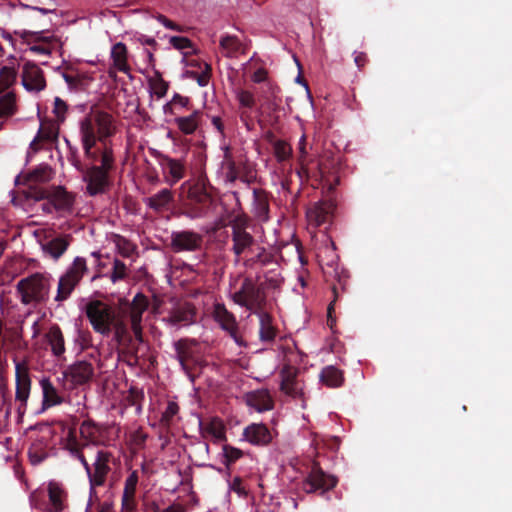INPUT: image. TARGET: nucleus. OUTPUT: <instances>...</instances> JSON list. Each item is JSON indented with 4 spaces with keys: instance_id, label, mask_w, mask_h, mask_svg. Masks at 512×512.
<instances>
[{
    "instance_id": "obj_1",
    "label": "nucleus",
    "mask_w": 512,
    "mask_h": 512,
    "mask_svg": "<svg viewBox=\"0 0 512 512\" xmlns=\"http://www.w3.org/2000/svg\"><path fill=\"white\" fill-rule=\"evenodd\" d=\"M78 129L84 158L112 173L116 166L113 143L109 140L115 133L113 116L105 111L85 115L79 119Z\"/></svg>"
},
{
    "instance_id": "obj_2",
    "label": "nucleus",
    "mask_w": 512,
    "mask_h": 512,
    "mask_svg": "<svg viewBox=\"0 0 512 512\" xmlns=\"http://www.w3.org/2000/svg\"><path fill=\"white\" fill-rule=\"evenodd\" d=\"M65 449L83 466L88 479L90 496L91 498L96 496V488L104 487L112 473L113 453L106 449L97 448L88 460L84 453L87 448H84V442H78L73 430H69Z\"/></svg>"
},
{
    "instance_id": "obj_3",
    "label": "nucleus",
    "mask_w": 512,
    "mask_h": 512,
    "mask_svg": "<svg viewBox=\"0 0 512 512\" xmlns=\"http://www.w3.org/2000/svg\"><path fill=\"white\" fill-rule=\"evenodd\" d=\"M233 302L245 307L250 313H260L266 304V293L263 291V283L247 277L240 288L231 294Z\"/></svg>"
},
{
    "instance_id": "obj_4",
    "label": "nucleus",
    "mask_w": 512,
    "mask_h": 512,
    "mask_svg": "<svg viewBox=\"0 0 512 512\" xmlns=\"http://www.w3.org/2000/svg\"><path fill=\"white\" fill-rule=\"evenodd\" d=\"M83 311L96 333L104 337L112 333L113 324L117 317V313L112 306L100 300H90L84 305Z\"/></svg>"
},
{
    "instance_id": "obj_5",
    "label": "nucleus",
    "mask_w": 512,
    "mask_h": 512,
    "mask_svg": "<svg viewBox=\"0 0 512 512\" xmlns=\"http://www.w3.org/2000/svg\"><path fill=\"white\" fill-rule=\"evenodd\" d=\"M27 201H40L49 198L56 212H70L73 208L75 198L63 186H52L49 188L31 187L22 191Z\"/></svg>"
},
{
    "instance_id": "obj_6",
    "label": "nucleus",
    "mask_w": 512,
    "mask_h": 512,
    "mask_svg": "<svg viewBox=\"0 0 512 512\" xmlns=\"http://www.w3.org/2000/svg\"><path fill=\"white\" fill-rule=\"evenodd\" d=\"M85 183V193L91 197L105 194L112 185L111 172L102 170L95 163L88 164L80 171Z\"/></svg>"
},
{
    "instance_id": "obj_7",
    "label": "nucleus",
    "mask_w": 512,
    "mask_h": 512,
    "mask_svg": "<svg viewBox=\"0 0 512 512\" xmlns=\"http://www.w3.org/2000/svg\"><path fill=\"white\" fill-rule=\"evenodd\" d=\"M148 153L159 164L164 181L173 186L185 177L186 168L184 161L181 159L172 158L156 148H148Z\"/></svg>"
},
{
    "instance_id": "obj_8",
    "label": "nucleus",
    "mask_w": 512,
    "mask_h": 512,
    "mask_svg": "<svg viewBox=\"0 0 512 512\" xmlns=\"http://www.w3.org/2000/svg\"><path fill=\"white\" fill-rule=\"evenodd\" d=\"M13 362L15 364V401L17 403V412L19 415H24L31 391L29 366L26 361L14 359Z\"/></svg>"
},
{
    "instance_id": "obj_9",
    "label": "nucleus",
    "mask_w": 512,
    "mask_h": 512,
    "mask_svg": "<svg viewBox=\"0 0 512 512\" xmlns=\"http://www.w3.org/2000/svg\"><path fill=\"white\" fill-rule=\"evenodd\" d=\"M17 290L22 303L26 305L44 300L47 294L45 279L38 274L20 280Z\"/></svg>"
},
{
    "instance_id": "obj_10",
    "label": "nucleus",
    "mask_w": 512,
    "mask_h": 512,
    "mask_svg": "<svg viewBox=\"0 0 512 512\" xmlns=\"http://www.w3.org/2000/svg\"><path fill=\"white\" fill-rule=\"evenodd\" d=\"M85 270V258H74L72 267L59 279L57 301H64L71 295Z\"/></svg>"
},
{
    "instance_id": "obj_11",
    "label": "nucleus",
    "mask_w": 512,
    "mask_h": 512,
    "mask_svg": "<svg viewBox=\"0 0 512 512\" xmlns=\"http://www.w3.org/2000/svg\"><path fill=\"white\" fill-rule=\"evenodd\" d=\"M213 319L219 324L222 330L226 331L234 342L239 346H246V343L239 333V327L234 314L222 303H215L213 306Z\"/></svg>"
},
{
    "instance_id": "obj_12",
    "label": "nucleus",
    "mask_w": 512,
    "mask_h": 512,
    "mask_svg": "<svg viewBox=\"0 0 512 512\" xmlns=\"http://www.w3.org/2000/svg\"><path fill=\"white\" fill-rule=\"evenodd\" d=\"M203 237L192 230L172 231L170 247L175 253L194 252L202 247Z\"/></svg>"
},
{
    "instance_id": "obj_13",
    "label": "nucleus",
    "mask_w": 512,
    "mask_h": 512,
    "mask_svg": "<svg viewBox=\"0 0 512 512\" xmlns=\"http://www.w3.org/2000/svg\"><path fill=\"white\" fill-rule=\"evenodd\" d=\"M21 82L26 91L39 93L46 87L43 70L34 62L27 61L23 65Z\"/></svg>"
},
{
    "instance_id": "obj_14",
    "label": "nucleus",
    "mask_w": 512,
    "mask_h": 512,
    "mask_svg": "<svg viewBox=\"0 0 512 512\" xmlns=\"http://www.w3.org/2000/svg\"><path fill=\"white\" fill-rule=\"evenodd\" d=\"M335 209L336 202L332 198L318 201L306 212L309 225L319 227L322 224L329 222L333 217Z\"/></svg>"
},
{
    "instance_id": "obj_15",
    "label": "nucleus",
    "mask_w": 512,
    "mask_h": 512,
    "mask_svg": "<svg viewBox=\"0 0 512 512\" xmlns=\"http://www.w3.org/2000/svg\"><path fill=\"white\" fill-rule=\"evenodd\" d=\"M48 500L45 503V512H64L68 507V493L64 485L57 481L47 484Z\"/></svg>"
},
{
    "instance_id": "obj_16",
    "label": "nucleus",
    "mask_w": 512,
    "mask_h": 512,
    "mask_svg": "<svg viewBox=\"0 0 512 512\" xmlns=\"http://www.w3.org/2000/svg\"><path fill=\"white\" fill-rule=\"evenodd\" d=\"M79 433L84 442V448L90 449L93 446L97 449L105 444L106 428L90 419L81 423Z\"/></svg>"
},
{
    "instance_id": "obj_17",
    "label": "nucleus",
    "mask_w": 512,
    "mask_h": 512,
    "mask_svg": "<svg viewBox=\"0 0 512 512\" xmlns=\"http://www.w3.org/2000/svg\"><path fill=\"white\" fill-rule=\"evenodd\" d=\"M337 480L334 476L324 473L321 469L314 468L303 482V490L306 493H313L318 490L322 492L336 486Z\"/></svg>"
},
{
    "instance_id": "obj_18",
    "label": "nucleus",
    "mask_w": 512,
    "mask_h": 512,
    "mask_svg": "<svg viewBox=\"0 0 512 512\" xmlns=\"http://www.w3.org/2000/svg\"><path fill=\"white\" fill-rule=\"evenodd\" d=\"M298 369L292 366H285L281 370L280 389L286 395L293 398H302L304 396V385L298 379Z\"/></svg>"
},
{
    "instance_id": "obj_19",
    "label": "nucleus",
    "mask_w": 512,
    "mask_h": 512,
    "mask_svg": "<svg viewBox=\"0 0 512 512\" xmlns=\"http://www.w3.org/2000/svg\"><path fill=\"white\" fill-rule=\"evenodd\" d=\"M200 433L204 439H211L214 443L226 441V426L222 419L212 417L199 421Z\"/></svg>"
},
{
    "instance_id": "obj_20",
    "label": "nucleus",
    "mask_w": 512,
    "mask_h": 512,
    "mask_svg": "<svg viewBox=\"0 0 512 512\" xmlns=\"http://www.w3.org/2000/svg\"><path fill=\"white\" fill-rule=\"evenodd\" d=\"M139 482V475L136 470L132 471L124 482L122 494V509L126 512H134L137 508L136 491Z\"/></svg>"
},
{
    "instance_id": "obj_21",
    "label": "nucleus",
    "mask_w": 512,
    "mask_h": 512,
    "mask_svg": "<svg viewBox=\"0 0 512 512\" xmlns=\"http://www.w3.org/2000/svg\"><path fill=\"white\" fill-rule=\"evenodd\" d=\"M242 435L244 440L253 445H267L272 440L270 430L262 423L248 425Z\"/></svg>"
},
{
    "instance_id": "obj_22",
    "label": "nucleus",
    "mask_w": 512,
    "mask_h": 512,
    "mask_svg": "<svg viewBox=\"0 0 512 512\" xmlns=\"http://www.w3.org/2000/svg\"><path fill=\"white\" fill-rule=\"evenodd\" d=\"M44 338L50 346L52 355L58 359L63 358L66 352V347L64 335L60 327L57 324L50 326L48 331L45 333Z\"/></svg>"
},
{
    "instance_id": "obj_23",
    "label": "nucleus",
    "mask_w": 512,
    "mask_h": 512,
    "mask_svg": "<svg viewBox=\"0 0 512 512\" xmlns=\"http://www.w3.org/2000/svg\"><path fill=\"white\" fill-rule=\"evenodd\" d=\"M52 167L47 163H41L24 176L23 183L27 184V189L37 187V184H44L53 178Z\"/></svg>"
},
{
    "instance_id": "obj_24",
    "label": "nucleus",
    "mask_w": 512,
    "mask_h": 512,
    "mask_svg": "<svg viewBox=\"0 0 512 512\" xmlns=\"http://www.w3.org/2000/svg\"><path fill=\"white\" fill-rule=\"evenodd\" d=\"M252 213L259 222H267L269 220L268 195L262 189H253Z\"/></svg>"
},
{
    "instance_id": "obj_25",
    "label": "nucleus",
    "mask_w": 512,
    "mask_h": 512,
    "mask_svg": "<svg viewBox=\"0 0 512 512\" xmlns=\"http://www.w3.org/2000/svg\"><path fill=\"white\" fill-rule=\"evenodd\" d=\"M93 373L94 369L90 362L78 361L68 368L66 376L70 377L74 384L82 385L91 379Z\"/></svg>"
},
{
    "instance_id": "obj_26",
    "label": "nucleus",
    "mask_w": 512,
    "mask_h": 512,
    "mask_svg": "<svg viewBox=\"0 0 512 512\" xmlns=\"http://www.w3.org/2000/svg\"><path fill=\"white\" fill-rule=\"evenodd\" d=\"M43 400H42V408L47 409L56 405H60L63 403V396L60 394L58 389L53 385L49 378H42L39 382Z\"/></svg>"
},
{
    "instance_id": "obj_27",
    "label": "nucleus",
    "mask_w": 512,
    "mask_h": 512,
    "mask_svg": "<svg viewBox=\"0 0 512 512\" xmlns=\"http://www.w3.org/2000/svg\"><path fill=\"white\" fill-rule=\"evenodd\" d=\"M112 66L116 70L128 74L130 66L128 64V50L123 42L114 44L110 51Z\"/></svg>"
},
{
    "instance_id": "obj_28",
    "label": "nucleus",
    "mask_w": 512,
    "mask_h": 512,
    "mask_svg": "<svg viewBox=\"0 0 512 512\" xmlns=\"http://www.w3.org/2000/svg\"><path fill=\"white\" fill-rule=\"evenodd\" d=\"M173 201V195L170 189L164 188L154 195L144 199L145 205L155 212H162L168 208Z\"/></svg>"
},
{
    "instance_id": "obj_29",
    "label": "nucleus",
    "mask_w": 512,
    "mask_h": 512,
    "mask_svg": "<svg viewBox=\"0 0 512 512\" xmlns=\"http://www.w3.org/2000/svg\"><path fill=\"white\" fill-rule=\"evenodd\" d=\"M248 405L258 412L269 411L273 409V399L268 390H257L248 396Z\"/></svg>"
},
{
    "instance_id": "obj_30",
    "label": "nucleus",
    "mask_w": 512,
    "mask_h": 512,
    "mask_svg": "<svg viewBox=\"0 0 512 512\" xmlns=\"http://www.w3.org/2000/svg\"><path fill=\"white\" fill-rule=\"evenodd\" d=\"M259 318V336L260 340L263 342L273 341L276 337V329L273 325V320L271 315L266 312L264 309L260 311V313H254Z\"/></svg>"
},
{
    "instance_id": "obj_31",
    "label": "nucleus",
    "mask_w": 512,
    "mask_h": 512,
    "mask_svg": "<svg viewBox=\"0 0 512 512\" xmlns=\"http://www.w3.org/2000/svg\"><path fill=\"white\" fill-rule=\"evenodd\" d=\"M148 299L141 293H138L133 298L132 303L128 308V316L131 324H141L142 315L148 308Z\"/></svg>"
},
{
    "instance_id": "obj_32",
    "label": "nucleus",
    "mask_w": 512,
    "mask_h": 512,
    "mask_svg": "<svg viewBox=\"0 0 512 512\" xmlns=\"http://www.w3.org/2000/svg\"><path fill=\"white\" fill-rule=\"evenodd\" d=\"M186 186H188L187 196L191 202L210 207L212 198L203 185L189 184L188 182L182 185L183 188Z\"/></svg>"
},
{
    "instance_id": "obj_33",
    "label": "nucleus",
    "mask_w": 512,
    "mask_h": 512,
    "mask_svg": "<svg viewBox=\"0 0 512 512\" xmlns=\"http://www.w3.org/2000/svg\"><path fill=\"white\" fill-rule=\"evenodd\" d=\"M201 115L199 110H195L188 116L176 117L175 123L182 133L191 135L197 130Z\"/></svg>"
},
{
    "instance_id": "obj_34",
    "label": "nucleus",
    "mask_w": 512,
    "mask_h": 512,
    "mask_svg": "<svg viewBox=\"0 0 512 512\" xmlns=\"http://www.w3.org/2000/svg\"><path fill=\"white\" fill-rule=\"evenodd\" d=\"M232 236V250L236 255L250 252V247L254 243L253 237L250 235V233L247 231H234L232 232Z\"/></svg>"
},
{
    "instance_id": "obj_35",
    "label": "nucleus",
    "mask_w": 512,
    "mask_h": 512,
    "mask_svg": "<svg viewBox=\"0 0 512 512\" xmlns=\"http://www.w3.org/2000/svg\"><path fill=\"white\" fill-rule=\"evenodd\" d=\"M320 380L328 387L335 388L341 386L343 376L339 369L334 366H327L320 373Z\"/></svg>"
},
{
    "instance_id": "obj_36",
    "label": "nucleus",
    "mask_w": 512,
    "mask_h": 512,
    "mask_svg": "<svg viewBox=\"0 0 512 512\" xmlns=\"http://www.w3.org/2000/svg\"><path fill=\"white\" fill-rule=\"evenodd\" d=\"M163 321L170 325L189 324L193 321V313L190 308H178L170 312Z\"/></svg>"
},
{
    "instance_id": "obj_37",
    "label": "nucleus",
    "mask_w": 512,
    "mask_h": 512,
    "mask_svg": "<svg viewBox=\"0 0 512 512\" xmlns=\"http://www.w3.org/2000/svg\"><path fill=\"white\" fill-rule=\"evenodd\" d=\"M313 238L315 240V248L319 254H328L336 250L334 241L325 230H320Z\"/></svg>"
},
{
    "instance_id": "obj_38",
    "label": "nucleus",
    "mask_w": 512,
    "mask_h": 512,
    "mask_svg": "<svg viewBox=\"0 0 512 512\" xmlns=\"http://www.w3.org/2000/svg\"><path fill=\"white\" fill-rule=\"evenodd\" d=\"M16 96L13 92H7L0 97V118L10 117L16 113Z\"/></svg>"
},
{
    "instance_id": "obj_39",
    "label": "nucleus",
    "mask_w": 512,
    "mask_h": 512,
    "mask_svg": "<svg viewBox=\"0 0 512 512\" xmlns=\"http://www.w3.org/2000/svg\"><path fill=\"white\" fill-rule=\"evenodd\" d=\"M221 168L224 171L225 182L234 183L239 179V168L233 158V156H227V159H223L221 162Z\"/></svg>"
},
{
    "instance_id": "obj_40",
    "label": "nucleus",
    "mask_w": 512,
    "mask_h": 512,
    "mask_svg": "<svg viewBox=\"0 0 512 512\" xmlns=\"http://www.w3.org/2000/svg\"><path fill=\"white\" fill-rule=\"evenodd\" d=\"M257 283H263V291L266 289H276L279 288L282 283V278L280 273L277 270H271L265 273L263 276L257 275L255 278Z\"/></svg>"
},
{
    "instance_id": "obj_41",
    "label": "nucleus",
    "mask_w": 512,
    "mask_h": 512,
    "mask_svg": "<svg viewBox=\"0 0 512 512\" xmlns=\"http://www.w3.org/2000/svg\"><path fill=\"white\" fill-rule=\"evenodd\" d=\"M209 209L210 207L191 202L184 207L181 214L191 220L201 219L207 216Z\"/></svg>"
},
{
    "instance_id": "obj_42",
    "label": "nucleus",
    "mask_w": 512,
    "mask_h": 512,
    "mask_svg": "<svg viewBox=\"0 0 512 512\" xmlns=\"http://www.w3.org/2000/svg\"><path fill=\"white\" fill-rule=\"evenodd\" d=\"M62 77L68 88L74 91H81L85 88V77L75 72H63Z\"/></svg>"
},
{
    "instance_id": "obj_43",
    "label": "nucleus",
    "mask_w": 512,
    "mask_h": 512,
    "mask_svg": "<svg viewBox=\"0 0 512 512\" xmlns=\"http://www.w3.org/2000/svg\"><path fill=\"white\" fill-rule=\"evenodd\" d=\"M68 247V241L63 237H57L50 240L45 246L44 250L50 254V256H61Z\"/></svg>"
},
{
    "instance_id": "obj_44",
    "label": "nucleus",
    "mask_w": 512,
    "mask_h": 512,
    "mask_svg": "<svg viewBox=\"0 0 512 512\" xmlns=\"http://www.w3.org/2000/svg\"><path fill=\"white\" fill-rule=\"evenodd\" d=\"M242 456H243L242 450H240L236 447L230 446L228 444H224L222 446V457H223L222 463L226 467H229L230 465L235 463Z\"/></svg>"
},
{
    "instance_id": "obj_45",
    "label": "nucleus",
    "mask_w": 512,
    "mask_h": 512,
    "mask_svg": "<svg viewBox=\"0 0 512 512\" xmlns=\"http://www.w3.org/2000/svg\"><path fill=\"white\" fill-rule=\"evenodd\" d=\"M179 413V405L175 401H168L165 410L163 411L160 423L164 427H169L174 422V418Z\"/></svg>"
},
{
    "instance_id": "obj_46",
    "label": "nucleus",
    "mask_w": 512,
    "mask_h": 512,
    "mask_svg": "<svg viewBox=\"0 0 512 512\" xmlns=\"http://www.w3.org/2000/svg\"><path fill=\"white\" fill-rule=\"evenodd\" d=\"M28 456L33 465H38L48 457V452L40 444L35 442L29 448Z\"/></svg>"
},
{
    "instance_id": "obj_47",
    "label": "nucleus",
    "mask_w": 512,
    "mask_h": 512,
    "mask_svg": "<svg viewBox=\"0 0 512 512\" xmlns=\"http://www.w3.org/2000/svg\"><path fill=\"white\" fill-rule=\"evenodd\" d=\"M128 273L126 265L118 258H113V267L109 274V278L113 283L123 280Z\"/></svg>"
},
{
    "instance_id": "obj_48",
    "label": "nucleus",
    "mask_w": 512,
    "mask_h": 512,
    "mask_svg": "<svg viewBox=\"0 0 512 512\" xmlns=\"http://www.w3.org/2000/svg\"><path fill=\"white\" fill-rule=\"evenodd\" d=\"M16 80V71L4 66L0 70V93L9 88Z\"/></svg>"
},
{
    "instance_id": "obj_49",
    "label": "nucleus",
    "mask_w": 512,
    "mask_h": 512,
    "mask_svg": "<svg viewBox=\"0 0 512 512\" xmlns=\"http://www.w3.org/2000/svg\"><path fill=\"white\" fill-rule=\"evenodd\" d=\"M74 344L79 347L80 351H83L92 346V335L88 330L80 328L76 329L74 337Z\"/></svg>"
},
{
    "instance_id": "obj_50",
    "label": "nucleus",
    "mask_w": 512,
    "mask_h": 512,
    "mask_svg": "<svg viewBox=\"0 0 512 512\" xmlns=\"http://www.w3.org/2000/svg\"><path fill=\"white\" fill-rule=\"evenodd\" d=\"M299 158L298 162L301 166V170L307 173V165L310 163V158L307 151L306 136L302 135L298 142Z\"/></svg>"
},
{
    "instance_id": "obj_51",
    "label": "nucleus",
    "mask_w": 512,
    "mask_h": 512,
    "mask_svg": "<svg viewBox=\"0 0 512 512\" xmlns=\"http://www.w3.org/2000/svg\"><path fill=\"white\" fill-rule=\"evenodd\" d=\"M235 95L241 107L252 109L255 106V98L252 92L238 89L235 91Z\"/></svg>"
},
{
    "instance_id": "obj_52",
    "label": "nucleus",
    "mask_w": 512,
    "mask_h": 512,
    "mask_svg": "<svg viewBox=\"0 0 512 512\" xmlns=\"http://www.w3.org/2000/svg\"><path fill=\"white\" fill-rule=\"evenodd\" d=\"M64 142L68 147V160L73 167H75L78 171H82L84 166L81 163L79 158V151L76 146H73L68 138H64Z\"/></svg>"
},
{
    "instance_id": "obj_53",
    "label": "nucleus",
    "mask_w": 512,
    "mask_h": 512,
    "mask_svg": "<svg viewBox=\"0 0 512 512\" xmlns=\"http://www.w3.org/2000/svg\"><path fill=\"white\" fill-rule=\"evenodd\" d=\"M189 102L190 100L188 97L175 93L172 100L163 106V111L165 114H173V106L185 108L188 106Z\"/></svg>"
},
{
    "instance_id": "obj_54",
    "label": "nucleus",
    "mask_w": 512,
    "mask_h": 512,
    "mask_svg": "<svg viewBox=\"0 0 512 512\" xmlns=\"http://www.w3.org/2000/svg\"><path fill=\"white\" fill-rule=\"evenodd\" d=\"M68 111L67 103L60 97L54 98L53 114L58 123H63L66 120V114Z\"/></svg>"
},
{
    "instance_id": "obj_55",
    "label": "nucleus",
    "mask_w": 512,
    "mask_h": 512,
    "mask_svg": "<svg viewBox=\"0 0 512 512\" xmlns=\"http://www.w3.org/2000/svg\"><path fill=\"white\" fill-rule=\"evenodd\" d=\"M273 148L275 157L279 162L285 161L291 154V147L285 141H276Z\"/></svg>"
},
{
    "instance_id": "obj_56",
    "label": "nucleus",
    "mask_w": 512,
    "mask_h": 512,
    "mask_svg": "<svg viewBox=\"0 0 512 512\" xmlns=\"http://www.w3.org/2000/svg\"><path fill=\"white\" fill-rule=\"evenodd\" d=\"M112 332L114 334V339L118 343H121L128 336L127 326L118 316L115 318Z\"/></svg>"
},
{
    "instance_id": "obj_57",
    "label": "nucleus",
    "mask_w": 512,
    "mask_h": 512,
    "mask_svg": "<svg viewBox=\"0 0 512 512\" xmlns=\"http://www.w3.org/2000/svg\"><path fill=\"white\" fill-rule=\"evenodd\" d=\"M33 202L35 204V210H36L37 214L51 215L54 212H56L55 206L52 205L49 198H44V200L33 201Z\"/></svg>"
},
{
    "instance_id": "obj_58",
    "label": "nucleus",
    "mask_w": 512,
    "mask_h": 512,
    "mask_svg": "<svg viewBox=\"0 0 512 512\" xmlns=\"http://www.w3.org/2000/svg\"><path fill=\"white\" fill-rule=\"evenodd\" d=\"M220 46L223 49H225V50H227V51H229L231 53H234V52H236L239 49L240 42L234 36H224L220 40Z\"/></svg>"
},
{
    "instance_id": "obj_59",
    "label": "nucleus",
    "mask_w": 512,
    "mask_h": 512,
    "mask_svg": "<svg viewBox=\"0 0 512 512\" xmlns=\"http://www.w3.org/2000/svg\"><path fill=\"white\" fill-rule=\"evenodd\" d=\"M169 42L175 49L178 50L191 49L193 46L190 39L182 36H171Z\"/></svg>"
},
{
    "instance_id": "obj_60",
    "label": "nucleus",
    "mask_w": 512,
    "mask_h": 512,
    "mask_svg": "<svg viewBox=\"0 0 512 512\" xmlns=\"http://www.w3.org/2000/svg\"><path fill=\"white\" fill-rule=\"evenodd\" d=\"M199 86L205 87L208 85L211 76V66L204 62L203 69L200 74L193 73Z\"/></svg>"
},
{
    "instance_id": "obj_61",
    "label": "nucleus",
    "mask_w": 512,
    "mask_h": 512,
    "mask_svg": "<svg viewBox=\"0 0 512 512\" xmlns=\"http://www.w3.org/2000/svg\"><path fill=\"white\" fill-rule=\"evenodd\" d=\"M44 33H45L44 30L35 31V32L28 31V30L15 31V34H18L23 39H25L28 35H33V36H35V39L37 41H44V42H49L54 38L53 35L44 36Z\"/></svg>"
},
{
    "instance_id": "obj_62",
    "label": "nucleus",
    "mask_w": 512,
    "mask_h": 512,
    "mask_svg": "<svg viewBox=\"0 0 512 512\" xmlns=\"http://www.w3.org/2000/svg\"><path fill=\"white\" fill-rule=\"evenodd\" d=\"M230 490L236 493L239 497H246L248 495V490L244 485L243 481L239 477H235L231 484Z\"/></svg>"
},
{
    "instance_id": "obj_63",
    "label": "nucleus",
    "mask_w": 512,
    "mask_h": 512,
    "mask_svg": "<svg viewBox=\"0 0 512 512\" xmlns=\"http://www.w3.org/2000/svg\"><path fill=\"white\" fill-rule=\"evenodd\" d=\"M174 349L176 351V359L179 361L180 365L182 367L185 366V359H186V344L185 340H179L174 343Z\"/></svg>"
},
{
    "instance_id": "obj_64",
    "label": "nucleus",
    "mask_w": 512,
    "mask_h": 512,
    "mask_svg": "<svg viewBox=\"0 0 512 512\" xmlns=\"http://www.w3.org/2000/svg\"><path fill=\"white\" fill-rule=\"evenodd\" d=\"M247 225H248V217L245 215H238L231 222L232 232L246 231Z\"/></svg>"
}]
</instances>
